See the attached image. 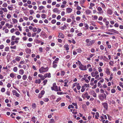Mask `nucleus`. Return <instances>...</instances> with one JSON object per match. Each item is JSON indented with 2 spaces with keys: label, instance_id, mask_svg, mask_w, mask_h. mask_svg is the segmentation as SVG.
<instances>
[{
  "label": "nucleus",
  "instance_id": "a878e982",
  "mask_svg": "<svg viewBox=\"0 0 123 123\" xmlns=\"http://www.w3.org/2000/svg\"><path fill=\"white\" fill-rule=\"evenodd\" d=\"M85 1V0H81L80 1V4L82 5L84 4Z\"/></svg>",
  "mask_w": 123,
  "mask_h": 123
},
{
  "label": "nucleus",
  "instance_id": "6e6d98bb",
  "mask_svg": "<svg viewBox=\"0 0 123 123\" xmlns=\"http://www.w3.org/2000/svg\"><path fill=\"white\" fill-rule=\"evenodd\" d=\"M83 86H84V87H89V84H84V85H83Z\"/></svg>",
  "mask_w": 123,
  "mask_h": 123
},
{
  "label": "nucleus",
  "instance_id": "0eeeda50",
  "mask_svg": "<svg viewBox=\"0 0 123 123\" xmlns=\"http://www.w3.org/2000/svg\"><path fill=\"white\" fill-rule=\"evenodd\" d=\"M12 92L13 95H15L16 97H19L20 94L18 93L15 90H14L12 91Z\"/></svg>",
  "mask_w": 123,
  "mask_h": 123
},
{
  "label": "nucleus",
  "instance_id": "5701e85b",
  "mask_svg": "<svg viewBox=\"0 0 123 123\" xmlns=\"http://www.w3.org/2000/svg\"><path fill=\"white\" fill-rule=\"evenodd\" d=\"M66 26L65 25H64L63 26H61L60 29L61 30H63L65 29H66Z\"/></svg>",
  "mask_w": 123,
  "mask_h": 123
},
{
  "label": "nucleus",
  "instance_id": "bf43d9fd",
  "mask_svg": "<svg viewBox=\"0 0 123 123\" xmlns=\"http://www.w3.org/2000/svg\"><path fill=\"white\" fill-rule=\"evenodd\" d=\"M68 80H66V82H65L64 83L65 85H64L65 86H68V85L67 84V83L68 82Z\"/></svg>",
  "mask_w": 123,
  "mask_h": 123
},
{
  "label": "nucleus",
  "instance_id": "1a4fd4ad",
  "mask_svg": "<svg viewBox=\"0 0 123 123\" xmlns=\"http://www.w3.org/2000/svg\"><path fill=\"white\" fill-rule=\"evenodd\" d=\"M53 11L54 12L57 13H60V11L56 8H54Z\"/></svg>",
  "mask_w": 123,
  "mask_h": 123
},
{
  "label": "nucleus",
  "instance_id": "cd10ccee",
  "mask_svg": "<svg viewBox=\"0 0 123 123\" xmlns=\"http://www.w3.org/2000/svg\"><path fill=\"white\" fill-rule=\"evenodd\" d=\"M84 26L86 30L89 29V26L87 23H85L84 24Z\"/></svg>",
  "mask_w": 123,
  "mask_h": 123
},
{
  "label": "nucleus",
  "instance_id": "37998d69",
  "mask_svg": "<svg viewBox=\"0 0 123 123\" xmlns=\"http://www.w3.org/2000/svg\"><path fill=\"white\" fill-rule=\"evenodd\" d=\"M32 45L31 43H28L27 44V46L29 47H31Z\"/></svg>",
  "mask_w": 123,
  "mask_h": 123
},
{
  "label": "nucleus",
  "instance_id": "9b49d317",
  "mask_svg": "<svg viewBox=\"0 0 123 123\" xmlns=\"http://www.w3.org/2000/svg\"><path fill=\"white\" fill-rule=\"evenodd\" d=\"M85 12L87 15H90L92 13V12L91 10L89 9H87L86 10Z\"/></svg>",
  "mask_w": 123,
  "mask_h": 123
},
{
  "label": "nucleus",
  "instance_id": "8fccbe9b",
  "mask_svg": "<svg viewBox=\"0 0 123 123\" xmlns=\"http://www.w3.org/2000/svg\"><path fill=\"white\" fill-rule=\"evenodd\" d=\"M100 4L102 5V7L103 8H104L105 7V4L102 2H100Z\"/></svg>",
  "mask_w": 123,
  "mask_h": 123
},
{
  "label": "nucleus",
  "instance_id": "69168bd1",
  "mask_svg": "<svg viewBox=\"0 0 123 123\" xmlns=\"http://www.w3.org/2000/svg\"><path fill=\"white\" fill-rule=\"evenodd\" d=\"M77 36L79 37H81L82 35V34L81 32L77 34Z\"/></svg>",
  "mask_w": 123,
  "mask_h": 123
},
{
  "label": "nucleus",
  "instance_id": "4be33fe9",
  "mask_svg": "<svg viewBox=\"0 0 123 123\" xmlns=\"http://www.w3.org/2000/svg\"><path fill=\"white\" fill-rule=\"evenodd\" d=\"M24 73V71L22 69H20L19 71V74L21 75H23Z\"/></svg>",
  "mask_w": 123,
  "mask_h": 123
},
{
  "label": "nucleus",
  "instance_id": "39448f33",
  "mask_svg": "<svg viewBox=\"0 0 123 123\" xmlns=\"http://www.w3.org/2000/svg\"><path fill=\"white\" fill-rule=\"evenodd\" d=\"M92 76L93 77H99V75L98 71H97L95 72H93L91 73Z\"/></svg>",
  "mask_w": 123,
  "mask_h": 123
},
{
  "label": "nucleus",
  "instance_id": "c03bdc74",
  "mask_svg": "<svg viewBox=\"0 0 123 123\" xmlns=\"http://www.w3.org/2000/svg\"><path fill=\"white\" fill-rule=\"evenodd\" d=\"M16 45L14 46H11L10 47L11 49H16Z\"/></svg>",
  "mask_w": 123,
  "mask_h": 123
},
{
  "label": "nucleus",
  "instance_id": "473e14b6",
  "mask_svg": "<svg viewBox=\"0 0 123 123\" xmlns=\"http://www.w3.org/2000/svg\"><path fill=\"white\" fill-rule=\"evenodd\" d=\"M56 63H53V65L52 66V67L54 68H56L57 66V65L56 64Z\"/></svg>",
  "mask_w": 123,
  "mask_h": 123
},
{
  "label": "nucleus",
  "instance_id": "603ef678",
  "mask_svg": "<svg viewBox=\"0 0 123 123\" xmlns=\"http://www.w3.org/2000/svg\"><path fill=\"white\" fill-rule=\"evenodd\" d=\"M74 28H71L70 30V31L71 32L73 33L74 32Z\"/></svg>",
  "mask_w": 123,
  "mask_h": 123
},
{
  "label": "nucleus",
  "instance_id": "f704fd0d",
  "mask_svg": "<svg viewBox=\"0 0 123 123\" xmlns=\"http://www.w3.org/2000/svg\"><path fill=\"white\" fill-rule=\"evenodd\" d=\"M13 71L15 72H16L17 70H18V68L17 67H14L13 69Z\"/></svg>",
  "mask_w": 123,
  "mask_h": 123
},
{
  "label": "nucleus",
  "instance_id": "680f3d73",
  "mask_svg": "<svg viewBox=\"0 0 123 123\" xmlns=\"http://www.w3.org/2000/svg\"><path fill=\"white\" fill-rule=\"evenodd\" d=\"M67 36L69 37H72L73 36V35L72 33L71 34H68L67 35Z\"/></svg>",
  "mask_w": 123,
  "mask_h": 123
},
{
  "label": "nucleus",
  "instance_id": "5fc2aeb1",
  "mask_svg": "<svg viewBox=\"0 0 123 123\" xmlns=\"http://www.w3.org/2000/svg\"><path fill=\"white\" fill-rule=\"evenodd\" d=\"M34 12V11L32 10H30V14L31 15H32Z\"/></svg>",
  "mask_w": 123,
  "mask_h": 123
},
{
  "label": "nucleus",
  "instance_id": "c85d7f7f",
  "mask_svg": "<svg viewBox=\"0 0 123 123\" xmlns=\"http://www.w3.org/2000/svg\"><path fill=\"white\" fill-rule=\"evenodd\" d=\"M76 51H77V52L78 53H81L82 51L81 49L80 48H79L77 49L76 50Z\"/></svg>",
  "mask_w": 123,
  "mask_h": 123
},
{
  "label": "nucleus",
  "instance_id": "b1692460",
  "mask_svg": "<svg viewBox=\"0 0 123 123\" xmlns=\"http://www.w3.org/2000/svg\"><path fill=\"white\" fill-rule=\"evenodd\" d=\"M50 73H47L44 74L43 77H50Z\"/></svg>",
  "mask_w": 123,
  "mask_h": 123
},
{
  "label": "nucleus",
  "instance_id": "2f4dec72",
  "mask_svg": "<svg viewBox=\"0 0 123 123\" xmlns=\"http://www.w3.org/2000/svg\"><path fill=\"white\" fill-rule=\"evenodd\" d=\"M41 80L40 79H39L38 80H36L35 83H38L40 84L41 82Z\"/></svg>",
  "mask_w": 123,
  "mask_h": 123
},
{
  "label": "nucleus",
  "instance_id": "13d9d810",
  "mask_svg": "<svg viewBox=\"0 0 123 123\" xmlns=\"http://www.w3.org/2000/svg\"><path fill=\"white\" fill-rule=\"evenodd\" d=\"M13 8V7H11V6H8V9L9 10H11V11H12V10Z\"/></svg>",
  "mask_w": 123,
  "mask_h": 123
},
{
  "label": "nucleus",
  "instance_id": "864d4df0",
  "mask_svg": "<svg viewBox=\"0 0 123 123\" xmlns=\"http://www.w3.org/2000/svg\"><path fill=\"white\" fill-rule=\"evenodd\" d=\"M49 99L48 98H44L43 100L45 102H48L49 101Z\"/></svg>",
  "mask_w": 123,
  "mask_h": 123
},
{
  "label": "nucleus",
  "instance_id": "0e129e2a",
  "mask_svg": "<svg viewBox=\"0 0 123 123\" xmlns=\"http://www.w3.org/2000/svg\"><path fill=\"white\" fill-rule=\"evenodd\" d=\"M100 48L101 49L103 50L104 49V47L103 45H101L100 46Z\"/></svg>",
  "mask_w": 123,
  "mask_h": 123
},
{
  "label": "nucleus",
  "instance_id": "9d476101",
  "mask_svg": "<svg viewBox=\"0 0 123 123\" xmlns=\"http://www.w3.org/2000/svg\"><path fill=\"white\" fill-rule=\"evenodd\" d=\"M113 13V11L110 9H108L107 10V13L110 15H111Z\"/></svg>",
  "mask_w": 123,
  "mask_h": 123
},
{
  "label": "nucleus",
  "instance_id": "bb28decb",
  "mask_svg": "<svg viewBox=\"0 0 123 123\" xmlns=\"http://www.w3.org/2000/svg\"><path fill=\"white\" fill-rule=\"evenodd\" d=\"M109 63L110 65L112 66L113 65V64H114V62L112 61H111L109 62Z\"/></svg>",
  "mask_w": 123,
  "mask_h": 123
},
{
  "label": "nucleus",
  "instance_id": "a18cd8bd",
  "mask_svg": "<svg viewBox=\"0 0 123 123\" xmlns=\"http://www.w3.org/2000/svg\"><path fill=\"white\" fill-rule=\"evenodd\" d=\"M85 87H84V86H82L81 87V91L82 92H83L85 90V89L84 88Z\"/></svg>",
  "mask_w": 123,
  "mask_h": 123
},
{
  "label": "nucleus",
  "instance_id": "2eb2a0df",
  "mask_svg": "<svg viewBox=\"0 0 123 123\" xmlns=\"http://www.w3.org/2000/svg\"><path fill=\"white\" fill-rule=\"evenodd\" d=\"M6 26L9 29L10 28H12L13 26V25H12V24H10L9 25L8 23H7L6 24H5Z\"/></svg>",
  "mask_w": 123,
  "mask_h": 123
},
{
  "label": "nucleus",
  "instance_id": "c9c22d12",
  "mask_svg": "<svg viewBox=\"0 0 123 123\" xmlns=\"http://www.w3.org/2000/svg\"><path fill=\"white\" fill-rule=\"evenodd\" d=\"M11 17V15L10 14H8L7 15V18L8 19H9Z\"/></svg>",
  "mask_w": 123,
  "mask_h": 123
},
{
  "label": "nucleus",
  "instance_id": "f257e3e1",
  "mask_svg": "<svg viewBox=\"0 0 123 123\" xmlns=\"http://www.w3.org/2000/svg\"><path fill=\"white\" fill-rule=\"evenodd\" d=\"M86 43V45L87 46H91L95 42V40H92L90 41L89 39H87L85 41Z\"/></svg>",
  "mask_w": 123,
  "mask_h": 123
},
{
  "label": "nucleus",
  "instance_id": "4d7b16f0",
  "mask_svg": "<svg viewBox=\"0 0 123 123\" xmlns=\"http://www.w3.org/2000/svg\"><path fill=\"white\" fill-rule=\"evenodd\" d=\"M7 6V5L6 3H4L2 5L4 7H6Z\"/></svg>",
  "mask_w": 123,
  "mask_h": 123
},
{
  "label": "nucleus",
  "instance_id": "4c0bfd02",
  "mask_svg": "<svg viewBox=\"0 0 123 123\" xmlns=\"http://www.w3.org/2000/svg\"><path fill=\"white\" fill-rule=\"evenodd\" d=\"M65 74V72L64 71H62L61 73V75L62 76H63Z\"/></svg>",
  "mask_w": 123,
  "mask_h": 123
},
{
  "label": "nucleus",
  "instance_id": "7ed1b4c3",
  "mask_svg": "<svg viewBox=\"0 0 123 123\" xmlns=\"http://www.w3.org/2000/svg\"><path fill=\"white\" fill-rule=\"evenodd\" d=\"M106 97V95L104 93L100 94L98 96V98L101 100H103L104 99H105Z\"/></svg>",
  "mask_w": 123,
  "mask_h": 123
},
{
  "label": "nucleus",
  "instance_id": "7c9ffc66",
  "mask_svg": "<svg viewBox=\"0 0 123 123\" xmlns=\"http://www.w3.org/2000/svg\"><path fill=\"white\" fill-rule=\"evenodd\" d=\"M96 114L95 116V118L96 119H98V117H99V113L98 112H97L96 113Z\"/></svg>",
  "mask_w": 123,
  "mask_h": 123
},
{
  "label": "nucleus",
  "instance_id": "ea45409f",
  "mask_svg": "<svg viewBox=\"0 0 123 123\" xmlns=\"http://www.w3.org/2000/svg\"><path fill=\"white\" fill-rule=\"evenodd\" d=\"M71 108H74V107L72 105H70L68 107V109H70Z\"/></svg>",
  "mask_w": 123,
  "mask_h": 123
},
{
  "label": "nucleus",
  "instance_id": "4468645a",
  "mask_svg": "<svg viewBox=\"0 0 123 123\" xmlns=\"http://www.w3.org/2000/svg\"><path fill=\"white\" fill-rule=\"evenodd\" d=\"M67 12L68 13H70L72 11V9L70 8H68L66 9Z\"/></svg>",
  "mask_w": 123,
  "mask_h": 123
},
{
  "label": "nucleus",
  "instance_id": "e2e57ef3",
  "mask_svg": "<svg viewBox=\"0 0 123 123\" xmlns=\"http://www.w3.org/2000/svg\"><path fill=\"white\" fill-rule=\"evenodd\" d=\"M9 47H6L5 49V51H7L9 50Z\"/></svg>",
  "mask_w": 123,
  "mask_h": 123
},
{
  "label": "nucleus",
  "instance_id": "3c124183",
  "mask_svg": "<svg viewBox=\"0 0 123 123\" xmlns=\"http://www.w3.org/2000/svg\"><path fill=\"white\" fill-rule=\"evenodd\" d=\"M39 51L41 52H43V49L42 47H40L39 48Z\"/></svg>",
  "mask_w": 123,
  "mask_h": 123
},
{
  "label": "nucleus",
  "instance_id": "6e6552de",
  "mask_svg": "<svg viewBox=\"0 0 123 123\" xmlns=\"http://www.w3.org/2000/svg\"><path fill=\"white\" fill-rule=\"evenodd\" d=\"M58 37L59 38H63L64 37V36L62 33L59 32Z\"/></svg>",
  "mask_w": 123,
  "mask_h": 123
},
{
  "label": "nucleus",
  "instance_id": "052dcab7",
  "mask_svg": "<svg viewBox=\"0 0 123 123\" xmlns=\"http://www.w3.org/2000/svg\"><path fill=\"white\" fill-rule=\"evenodd\" d=\"M5 90V88L4 87H2L1 88V91L2 92H4Z\"/></svg>",
  "mask_w": 123,
  "mask_h": 123
},
{
  "label": "nucleus",
  "instance_id": "ddd939ff",
  "mask_svg": "<svg viewBox=\"0 0 123 123\" xmlns=\"http://www.w3.org/2000/svg\"><path fill=\"white\" fill-rule=\"evenodd\" d=\"M105 72L107 75H110L111 74V72L110 71L109 69L108 68H106Z\"/></svg>",
  "mask_w": 123,
  "mask_h": 123
},
{
  "label": "nucleus",
  "instance_id": "c756f323",
  "mask_svg": "<svg viewBox=\"0 0 123 123\" xmlns=\"http://www.w3.org/2000/svg\"><path fill=\"white\" fill-rule=\"evenodd\" d=\"M54 90L57 92L59 91L58 89V87L57 86H55L54 87Z\"/></svg>",
  "mask_w": 123,
  "mask_h": 123
},
{
  "label": "nucleus",
  "instance_id": "412c9836",
  "mask_svg": "<svg viewBox=\"0 0 123 123\" xmlns=\"http://www.w3.org/2000/svg\"><path fill=\"white\" fill-rule=\"evenodd\" d=\"M0 9L1 10L4 11L5 12H6L8 11V10L6 8H3L2 7H1L0 8Z\"/></svg>",
  "mask_w": 123,
  "mask_h": 123
},
{
  "label": "nucleus",
  "instance_id": "dca6fc26",
  "mask_svg": "<svg viewBox=\"0 0 123 123\" xmlns=\"http://www.w3.org/2000/svg\"><path fill=\"white\" fill-rule=\"evenodd\" d=\"M25 51L27 54H30L31 52V49L28 48H26L25 49Z\"/></svg>",
  "mask_w": 123,
  "mask_h": 123
},
{
  "label": "nucleus",
  "instance_id": "20e7f679",
  "mask_svg": "<svg viewBox=\"0 0 123 123\" xmlns=\"http://www.w3.org/2000/svg\"><path fill=\"white\" fill-rule=\"evenodd\" d=\"M48 70V67L44 68L43 67H42L39 69V72L41 73L47 71Z\"/></svg>",
  "mask_w": 123,
  "mask_h": 123
},
{
  "label": "nucleus",
  "instance_id": "338daca9",
  "mask_svg": "<svg viewBox=\"0 0 123 123\" xmlns=\"http://www.w3.org/2000/svg\"><path fill=\"white\" fill-rule=\"evenodd\" d=\"M50 48L49 47H47L46 48V50L47 51H49L50 50Z\"/></svg>",
  "mask_w": 123,
  "mask_h": 123
},
{
  "label": "nucleus",
  "instance_id": "a211bd4d",
  "mask_svg": "<svg viewBox=\"0 0 123 123\" xmlns=\"http://www.w3.org/2000/svg\"><path fill=\"white\" fill-rule=\"evenodd\" d=\"M69 45L67 44L65 45L64 46V48L66 50L68 51L69 49V48H68Z\"/></svg>",
  "mask_w": 123,
  "mask_h": 123
},
{
  "label": "nucleus",
  "instance_id": "09e8293b",
  "mask_svg": "<svg viewBox=\"0 0 123 123\" xmlns=\"http://www.w3.org/2000/svg\"><path fill=\"white\" fill-rule=\"evenodd\" d=\"M47 81V80L46 79L43 81V85H46Z\"/></svg>",
  "mask_w": 123,
  "mask_h": 123
},
{
  "label": "nucleus",
  "instance_id": "e433bc0d",
  "mask_svg": "<svg viewBox=\"0 0 123 123\" xmlns=\"http://www.w3.org/2000/svg\"><path fill=\"white\" fill-rule=\"evenodd\" d=\"M16 37L14 36H13L11 38V41H13L16 38Z\"/></svg>",
  "mask_w": 123,
  "mask_h": 123
},
{
  "label": "nucleus",
  "instance_id": "aec40b11",
  "mask_svg": "<svg viewBox=\"0 0 123 123\" xmlns=\"http://www.w3.org/2000/svg\"><path fill=\"white\" fill-rule=\"evenodd\" d=\"M59 60V59L58 58H56L55 60L53 61V62L57 64L58 63V62Z\"/></svg>",
  "mask_w": 123,
  "mask_h": 123
},
{
  "label": "nucleus",
  "instance_id": "423d86ee",
  "mask_svg": "<svg viewBox=\"0 0 123 123\" xmlns=\"http://www.w3.org/2000/svg\"><path fill=\"white\" fill-rule=\"evenodd\" d=\"M79 68L80 69L82 70H86L87 69L86 66L82 65L81 66H79Z\"/></svg>",
  "mask_w": 123,
  "mask_h": 123
},
{
  "label": "nucleus",
  "instance_id": "f3484780",
  "mask_svg": "<svg viewBox=\"0 0 123 123\" xmlns=\"http://www.w3.org/2000/svg\"><path fill=\"white\" fill-rule=\"evenodd\" d=\"M120 68V66H118L117 68H117L116 67H115L113 68V71L115 72L117 71V69H119Z\"/></svg>",
  "mask_w": 123,
  "mask_h": 123
},
{
  "label": "nucleus",
  "instance_id": "6ab92c4d",
  "mask_svg": "<svg viewBox=\"0 0 123 123\" xmlns=\"http://www.w3.org/2000/svg\"><path fill=\"white\" fill-rule=\"evenodd\" d=\"M23 108L25 110V111L26 112H29L30 111L29 108L25 106Z\"/></svg>",
  "mask_w": 123,
  "mask_h": 123
},
{
  "label": "nucleus",
  "instance_id": "a19ab883",
  "mask_svg": "<svg viewBox=\"0 0 123 123\" xmlns=\"http://www.w3.org/2000/svg\"><path fill=\"white\" fill-rule=\"evenodd\" d=\"M98 71L99 72H102V70L101 68V67H99L98 68Z\"/></svg>",
  "mask_w": 123,
  "mask_h": 123
},
{
  "label": "nucleus",
  "instance_id": "79ce46f5",
  "mask_svg": "<svg viewBox=\"0 0 123 123\" xmlns=\"http://www.w3.org/2000/svg\"><path fill=\"white\" fill-rule=\"evenodd\" d=\"M41 17L42 18H45L46 17V15L45 14H42L41 15Z\"/></svg>",
  "mask_w": 123,
  "mask_h": 123
},
{
  "label": "nucleus",
  "instance_id": "72a5a7b5",
  "mask_svg": "<svg viewBox=\"0 0 123 123\" xmlns=\"http://www.w3.org/2000/svg\"><path fill=\"white\" fill-rule=\"evenodd\" d=\"M44 7L43 6H40L38 8V9L39 10H41L43 8H44Z\"/></svg>",
  "mask_w": 123,
  "mask_h": 123
},
{
  "label": "nucleus",
  "instance_id": "de8ad7c7",
  "mask_svg": "<svg viewBox=\"0 0 123 123\" xmlns=\"http://www.w3.org/2000/svg\"><path fill=\"white\" fill-rule=\"evenodd\" d=\"M56 22V20L55 19H54L52 20L51 23L52 24H55Z\"/></svg>",
  "mask_w": 123,
  "mask_h": 123
},
{
  "label": "nucleus",
  "instance_id": "393cba45",
  "mask_svg": "<svg viewBox=\"0 0 123 123\" xmlns=\"http://www.w3.org/2000/svg\"><path fill=\"white\" fill-rule=\"evenodd\" d=\"M12 22L16 24L18 23V21L15 18H12Z\"/></svg>",
  "mask_w": 123,
  "mask_h": 123
},
{
  "label": "nucleus",
  "instance_id": "f03ea898",
  "mask_svg": "<svg viewBox=\"0 0 123 123\" xmlns=\"http://www.w3.org/2000/svg\"><path fill=\"white\" fill-rule=\"evenodd\" d=\"M97 10L98 11L97 13L99 15H103L104 13V11L102 8L100 7H96Z\"/></svg>",
  "mask_w": 123,
  "mask_h": 123
},
{
  "label": "nucleus",
  "instance_id": "774afa93",
  "mask_svg": "<svg viewBox=\"0 0 123 123\" xmlns=\"http://www.w3.org/2000/svg\"><path fill=\"white\" fill-rule=\"evenodd\" d=\"M33 18L32 16H30L29 18V19L30 20H32L33 19Z\"/></svg>",
  "mask_w": 123,
  "mask_h": 123
},
{
  "label": "nucleus",
  "instance_id": "f8f14e48",
  "mask_svg": "<svg viewBox=\"0 0 123 123\" xmlns=\"http://www.w3.org/2000/svg\"><path fill=\"white\" fill-rule=\"evenodd\" d=\"M102 105L103 106L104 108H105L106 110L108 109V104L107 103H102Z\"/></svg>",
  "mask_w": 123,
  "mask_h": 123
},
{
  "label": "nucleus",
  "instance_id": "49530a36",
  "mask_svg": "<svg viewBox=\"0 0 123 123\" xmlns=\"http://www.w3.org/2000/svg\"><path fill=\"white\" fill-rule=\"evenodd\" d=\"M98 18V17L97 15H94L93 16V20H97Z\"/></svg>",
  "mask_w": 123,
  "mask_h": 123
},
{
  "label": "nucleus",
  "instance_id": "58836bf2",
  "mask_svg": "<svg viewBox=\"0 0 123 123\" xmlns=\"http://www.w3.org/2000/svg\"><path fill=\"white\" fill-rule=\"evenodd\" d=\"M76 19L77 21H79L80 20L81 18L79 16H77L76 17Z\"/></svg>",
  "mask_w": 123,
  "mask_h": 123
}]
</instances>
